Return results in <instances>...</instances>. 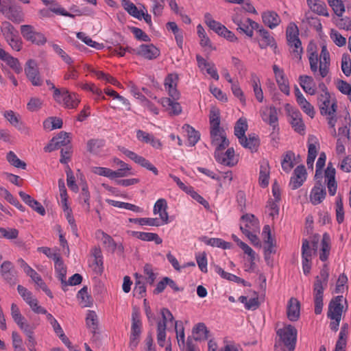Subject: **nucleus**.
Here are the masks:
<instances>
[{
  "instance_id": "f257e3e1",
  "label": "nucleus",
  "mask_w": 351,
  "mask_h": 351,
  "mask_svg": "<svg viewBox=\"0 0 351 351\" xmlns=\"http://www.w3.org/2000/svg\"><path fill=\"white\" fill-rule=\"evenodd\" d=\"M210 136L212 145L215 150H224L229 145L225 130L220 127V111L216 108H212L209 114Z\"/></svg>"
},
{
  "instance_id": "f03ea898",
  "label": "nucleus",
  "mask_w": 351,
  "mask_h": 351,
  "mask_svg": "<svg viewBox=\"0 0 351 351\" xmlns=\"http://www.w3.org/2000/svg\"><path fill=\"white\" fill-rule=\"evenodd\" d=\"M247 129L248 124L246 118L241 117L235 123L234 134L242 147L249 149L252 152H256L258 151L260 140L255 134H249L247 137L245 132Z\"/></svg>"
},
{
  "instance_id": "7ed1b4c3",
  "label": "nucleus",
  "mask_w": 351,
  "mask_h": 351,
  "mask_svg": "<svg viewBox=\"0 0 351 351\" xmlns=\"http://www.w3.org/2000/svg\"><path fill=\"white\" fill-rule=\"evenodd\" d=\"M0 12L14 23H21L24 21L22 8L12 0H0Z\"/></svg>"
},
{
  "instance_id": "20e7f679",
  "label": "nucleus",
  "mask_w": 351,
  "mask_h": 351,
  "mask_svg": "<svg viewBox=\"0 0 351 351\" xmlns=\"http://www.w3.org/2000/svg\"><path fill=\"white\" fill-rule=\"evenodd\" d=\"M297 334L296 328L290 324L278 330L277 335L282 342V350L283 351H294L297 341Z\"/></svg>"
},
{
  "instance_id": "39448f33",
  "label": "nucleus",
  "mask_w": 351,
  "mask_h": 351,
  "mask_svg": "<svg viewBox=\"0 0 351 351\" xmlns=\"http://www.w3.org/2000/svg\"><path fill=\"white\" fill-rule=\"evenodd\" d=\"M287 40L290 47H293L292 53L299 60L302 59L303 48L302 42L299 38V29L294 23L290 24L286 30Z\"/></svg>"
},
{
  "instance_id": "423d86ee",
  "label": "nucleus",
  "mask_w": 351,
  "mask_h": 351,
  "mask_svg": "<svg viewBox=\"0 0 351 351\" xmlns=\"http://www.w3.org/2000/svg\"><path fill=\"white\" fill-rule=\"evenodd\" d=\"M317 251V243L313 242L312 247L309 241L304 239L302 240V265L304 275L310 274L312 265V256Z\"/></svg>"
},
{
  "instance_id": "0eeeda50",
  "label": "nucleus",
  "mask_w": 351,
  "mask_h": 351,
  "mask_svg": "<svg viewBox=\"0 0 351 351\" xmlns=\"http://www.w3.org/2000/svg\"><path fill=\"white\" fill-rule=\"evenodd\" d=\"M141 332L142 322L140 313L134 309L132 313V326L129 342V347L131 350H134L138 345Z\"/></svg>"
},
{
  "instance_id": "6e6552de",
  "label": "nucleus",
  "mask_w": 351,
  "mask_h": 351,
  "mask_svg": "<svg viewBox=\"0 0 351 351\" xmlns=\"http://www.w3.org/2000/svg\"><path fill=\"white\" fill-rule=\"evenodd\" d=\"M286 110L289 117V122L295 132L301 135L305 134V125L302 118L301 112L296 108L290 106L289 104L286 106Z\"/></svg>"
},
{
  "instance_id": "1a4fd4ad",
  "label": "nucleus",
  "mask_w": 351,
  "mask_h": 351,
  "mask_svg": "<svg viewBox=\"0 0 351 351\" xmlns=\"http://www.w3.org/2000/svg\"><path fill=\"white\" fill-rule=\"evenodd\" d=\"M265 234L267 235V239L265 240V261L267 265L273 267V258H271V254H275L276 252V241L271 236L270 227L268 225H265Z\"/></svg>"
},
{
  "instance_id": "9d476101",
  "label": "nucleus",
  "mask_w": 351,
  "mask_h": 351,
  "mask_svg": "<svg viewBox=\"0 0 351 351\" xmlns=\"http://www.w3.org/2000/svg\"><path fill=\"white\" fill-rule=\"evenodd\" d=\"M328 284H324L319 280V277L316 276L313 284V296L315 304V313L319 315L322 311L324 291Z\"/></svg>"
},
{
  "instance_id": "9b49d317",
  "label": "nucleus",
  "mask_w": 351,
  "mask_h": 351,
  "mask_svg": "<svg viewBox=\"0 0 351 351\" xmlns=\"http://www.w3.org/2000/svg\"><path fill=\"white\" fill-rule=\"evenodd\" d=\"M25 73L27 79L34 86H40L43 84V80L40 75L38 64L36 60L29 59L25 66Z\"/></svg>"
},
{
  "instance_id": "f8f14e48",
  "label": "nucleus",
  "mask_w": 351,
  "mask_h": 351,
  "mask_svg": "<svg viewBox=\"0 0 351 351\" xmlns=\"http://www.w3.org/2000/svg\"><path fill=\"white\" fill-rule=\"evenodd\" d=\"M317 104L322 115H333L337 111V103L333 101L330 104V95L328 92H325L318 96Z\"/></svg>"
},
{
  "instance_id": "ddd939ff",
  "label": "nucleus",
  "mask_w": 351,
  "mask_h": 351,
  "mask_svg": "<svg viewBox=\"0 0 351 351\" xmlns=\"http://www.w3.org/2000/svg\"><path fill=\"white\" fill-rule=\"evenodd\" d=\"M0 274L3 280L10 286L17 282V272L13 263L9 261L3 262L0 267Z\"/></svg>"
},
{
  "instance_id": "4468645a",
  "label": "nucleus",
  "mask_w": 351,
  "mask_h": 351,
  "mask_svg": "<svg viewBox=\"0 0 351 351\" xmlns=\"http://www.w3.org/2000/svg\"><path fill=\"white\" fill-rule=\"evenodd\" d=\"M60 95L57 99H54L58 103L63 104V106L69 109H74L77 107L80 100L75 93H70L66 88H62Z\"/></svg>"
},
{
  "instance_id": "2eb2a0df",
  "label": "nucleus",
  "mask_w": 351,
  "mask_h": 351,
  "mask_svg": "<svg viewBox=\"0 0 351 351\" xmlns=\"http://www.w3.org/2000/svg\"><path fill=\"white\" fill-rule=\"evenodd\" d=\"M223 150H215L214 156L215 160L221 165L233 167L237 163V160L234 156V149L233 147L228 148V149L223 152Z\"/></svg>"
},
{
  "instance_id": "dca6fc26",
  "label": "nucleus",
  "mask_w": 351,
  "mask_h": 351,
  "mask_svg": "<svg viewBox=\"0 0 351 351\" xmlns=\"http://www.w3.org/2000/svg\"><path fill=\"white\" fill-rule=\"evenodd\" d=\"M241 221L240 230L244 234L250 232H258V221L254 215H243Z\"/></svg>"
},
{
  "instance_id": "f3484780",
  "label": "nucleus",
  "mask_w": 351,
  "mask_h": 351,
  "mask_svg": "<svg viewBox=\"0 0 351 351\" xmlns=\"http://www.w3.org/2000/svg\"><path fill=\"white\" fill-rule=\"evenodd\" d=\"M346 300L343 295H337L333 298L329 303L327 316L328 318L341 317L343 312V306L342 302Z\"/></svg>"
},
{
  "instance_id": "a211bd4d",
  "label": "nucleus",
  "mask_w": 351,
  "mask_h": 351,
  "mask_svg": "<svg viewBox=\"0 0 351 351\" xmlns=\"http://www.w3.org/2000/svg\"><path fill=\"white\" fill-rule=\"evenodd\" d=\"M134 53L147 60H154L160 56V51L152 44H142L135 49Z\"/></svg>"
},
{
  "instance_id": "6ab92c4d",
  "label": "nucleus",
  "mask_w": 351,
  "mask_h": 351,
  "mask_svg": "<svg viewBox=\"0 0 351 351\" xmlns=\"http://www.w3.org/2000/svg\"><path fill=\"white\" fill-rule=\"evenodd\" d=\"M326 191L324 183L321 180L316 182L310 194V200L313 205L320 204L326 197Z\"/></svg>"
},
{
  "instance_id": "aec40b11",
  "label": "nucleus",
  "mask_w": 351,
  "mask_h": 351,
  "mask_svg": "<svg viewBox=\"0 0 351 351\" xmlns=\"http://www.w3.org/2000/svg\"><path fill=\"white\" fill-rule=\"evenodd\" d=\"M306 179V171L304 165L298 166L293 171L289 185L293 190L300 187Z\"/></svg>"
},
{
  "instance_id": "412c9836",
  "label": "nucleus",
  "mask_w": 351,
  "mask_h": 351,
  "mask_svg": "<svg viewBox=\"0 0 351 351\" xmlns=\"http://www.w3.org/2000/svg\"><path fill=\"white\" fill-rule=\"evenodd\" d=\"M330 65V53L326 45L322 47V51L319 56V74L324 78L329 73Z\"/></svg>"
},
{
  "instance_id": "4be33fe9",
  "label": "nucleus",
  "mask_w": 351,
  "mask_h": 351,
  "mask_svg": "<svg viewBox=\"0 0 351 351\" xmlns=\"http://www.w3.org/2000/svg\"><path fill=\"white\" fill-rule=\"evenodd\" d=\"M52 13L62 15L64 16H68L70 18H74L75 15L67 12L65 9H59L56 8H43L38 10V16L40 19H49L53 16Z\"/></svg>"
},
{
  "instance_id": "5701e85b",
  "label": "nucleus",
  "mask_w": 351,
  "mask_h": 351,
  "mask_svg": "<svg viewBox=\"0 0 351 351\" xmlns=\"http://www.w3.org/2000/svg\"><path fill=\"white\" fill-rule=\"evenodd\" d=\"M300 303L295 298H291L288 302L287 314L291 322L297 321L300 317Z\"/></svg>"
},
{
  "instance_id": "b1692460",
  "label": "nucleus",
  "mask_w": 351,
  "mask_h": 351,
  "mask_svg": "<svg viewBox=\"0 0 351 351\" xmlns=\"http://www.w3.org/2000/svg\"><path fill=\"white\" fill-rule=\"evenodd\" d=\"M19 195L22 200L34 210L43 216L45 215L46 213L45 208L37 200L34 199L29 195L23 191H19Z\"/></svg>"
},
{
  "instance_id": "393cba45",
  "label": "nucleus",
  "mask_w": 351,
  "mask_h": 351,
  "mask_svg": "<svg viewBox=\"0 0 351 351\" xmlns=\"http://www.w3.org/2000/svg\"><path fill=\"white\" fill-rule=\"evenodd\" d=\"M160 102L171 115H178L182 112V107L176 100H172L169 97H162Z\"/></svg>"
},
{
  "instance_id": "a878e982",
  "label": "nucleus",
  "mask_w": 351,
  "mask_h": 351,
  "mask_svg": "<svg viewBox=\"0 0 351 351\" xmlns=\"http://www.w3.org/2000/svg\"><path fill=\"white\" fill-rule=\"evenodd\" d=\"M54 263L56 277L60 280L62 285H66V269L60 255H54Z\"/></svg>"
},
{
  "instance_id": "bb28decb",
  "label": "nucleus",
  "mask_w": 351,
  "mask_h": 351,
  "mask_svg": "<svg viewBox=\"0 0 351 351\" xmlns=\"http://www.w3.org/2000/svg\"><path fill=\"white\" fill-rule=\"evenodd\" d=\"M132 235L143 241H154L156 245L162 243V239L156 233L132 231Z\"/></svg>"
},
{
  "instance_id": "cd10ccee",
  "label": "nucleus",
  "mask_w": 351,
  "mask_h": 351,
  "mask_svg": "<svg viewBox=\"0 0 351 351\" xmlns=\"http://www.w3.org/2000/svg\"><path fill=\"white\" fill-rule=\"evenodd\" d=\"M321 246L319 259L325 262L328 260L330 251V237L327 232H325L322 236Z\"/></svg>"
},
{
  "instance_id": "c85d7f7f",
  "label": "nucleus",
  "mask_w": 351,
  "mask_h": 351,
  "mask_svg": "<svg viewBox=\"0 0 351 351\" xmlns=\"http://www.w3.org/2000/svg\"><path fill=\"white\" fill-rule=\"evenodd\" d=\"M209 332V330L203 322L195 324L192 330V333L195 341L206 340L208 338Z\"/></svg>"
},
{
  "instance_id": "c756f323",
  "label": "nucleus",
  "mask_w": 351,
  "mask_h": 351,
  "mask_svg": "<svg viewBox=\"0 0 351 351\" xmlns=\"http://www.w3.org/2000/svg\"><path fill=\"white\" fill-rule=\"evenodd\" d=\"M307 4L312 12L318 15L328 16L327 6L324 2L319 0H307Z\"/></svg>"
},
{
  "instance_id": "7c9ffc66",
  "label": "nucleus",
  "mask_w": 351,
  "mask_h": 351,
  "mask_svg": "<svg viewBox=\"0 0 351 351\" xmlns=\"http://www.w3.org/2000/svg\"><path fill=\"white\" fill-rule=\"evenodd\" d=\"M136 282L134 288V295L138 298H142L146 293V286L143 280V276L138 273L134 274Z\"/></svg>"
},
{
  "instance_id": "2f4dec72",
  "label": "nucleus",
  "mask_w": 351,
  "mask_h": 351,
  "mask_svg": "<svg viewBox=\"0 0 351 351\" xmlns=\"http://www.w3.org/2000/svg\"><path fill=\"white\" fill-rule=\"evenodd\" d=\"M204 20L206 24L209 27V28L217 33L219 36H221L223 34L226 26L222 25L221 23L213 19L211 15L209 13L205 14Z\"/></svg>"
},
{
  "instance_id": "473e14b6",
  "label": "nucleus",
  "mask_w": 351,
  "mask_h": 351,
  "mask_svg": "<svg viewBox=\"0 0 351 351\" xmlns=\"http://www.w3.org/2000/svg\"><path fill=\"white\" fill-rule=\"evenodd\" d=\"M202 241L206 245L212 247H217L223 250L230 249L232 243L230 242L225 241L224 240L219 238H207L204 237Z\"/></svg>"
},
{
  "instance_id": "72a5a7b5",
  "label": "nucleus",
  "mask_w": 351,
  "mask_h": 351,
  "mask_svg": "<svg viewBox=\"0 0 351 351\" xmlns=\"http://www.w3.org/2000/svg\"><path fill=\"white\" fill-rule=\"evenodd\" d=\"M86 324L92 333L96 334L98 329V317L94 311H88L86 317Z\"/></svg>"
},
{
  "instance_id": "f704fd0d",
  "label": "nucleus",
  "mask_w": 351,
  "mask_h": 351,
  "mask_svg": "<svg viewBox=\"0 0 351 351\" xmlns=\"http://www.w3.org/2000/svg\"><path fill=\"white\" fill-rule=\"evenodd\" d=\"M281 19L279 15L273 11L265 12V25L274 29L280 25Z\"/></svg>"
},
{
  "instance_id": "c9c22d12",
  "label": "nucleus",
  "mask_w": 351,
  "mask_h": 351,
  "mask_svg": "<svg viewBox=\"0 0 351 351\" xmlns=\"http://www.w3.org/2000/svg\"><path fill=\"white\" fill-rule=\"evenodd\" d=\"M295 154L292 151H287L282 156L281 161L282 169L284 171L289 173L294 167L293 159Z\"/></svg>"
},
{
  "instance_id": "e433bc0d",
  "label": "nucleus",
  "mask_w": 351,
  "mask_h": 351,
  "mask_svg": "<svg viewBox=\"0 0 351 351\" xmlns=\"http://www.w3.org/2000/svg\"><path fill=\"white\" fill-rule=\"evenodd\" d=\"M183 129L187 132L188 145L191 147L194 146L200 138L199 132L188 124H185L183 126Z\"/></svg>"
},
{
  "instance_id": "4c0bfd02",
  "label": "nucleus",
  "mask_w": 351,
  "mask_h": 351,
  "mask_svg": "<svg viewBox=\"0 0 351 351\" xmlns=\"http://www.w3.org/2000/svg\"><path fill=\"white\" fill-rule=\"evenodd\" d=\"M122 5L123 6L124 9L133 17L139 20L142 19L143 12L142 10H138L137 7L130 1L123 0Z\"/></svg>"
},
{
  "instance_id": "58836bf2",
  "label": "nucleus",
  "mask_w": 351,
  "mask_h": 351,
  "mask_svg": "<svg viewBox=\"0 0 351 351\" xmlns=\"http://www.w3.org/2000/svg\"><path fill=\"white\" fill-rule=\"evenodd\" d=\"M307 51L309 53L308 60L310 69L313 74L315 75L319 71L318 62L319 61V58H318L317 52L313 51L312 47L308 46Z\"/></svg>"
},
{
  "instance_id": "ea45409f",
  "label": "nucleus",
  "mask_w": 351,
  "mask_h": 351,
  "mask_svg": "<svg viewBox=\"0 0 351 351\" xmlns=\"http://www.w3.org/2000/svg\"><path fill=\"white\" fill-rule=\"evenodd\" d=\"M105 145V141L103 139L93 138L87 142V151L93 154L99 153L101 148Z\"/></svg>"
},
{
  "instance_id": "a19ab883",
  "label": "nucleus",
  "mask_w": 351,
  "mask_h": 351,
  "mask_svg": "<svg viewBox=\"0 0 351 351\" xmlns=\"http://www.w3.org/2000/svg\"><path fill=\"white\" fill-rule=\"evenodd\" d=\"M90 195L88 189V185L86 183H84L82 187V191L80 194V199L81 201L82 207L85 209L86 212L90 211Z\"/></svg>"
},
{
  "instance_id": "79ce46f5",
  "label": "nucleus",
  "mask_w": 351,
  "mask_h": 351,
  "mask_svg": "<svg viewBox=\"0 0 351 351\" xmlns=\"http://www.w3.org/2000/svg\"><path fill=\"white\" fill-rule=\"evenodd\" d=\"M319 143L317 138L312 134L308 137V156L314 158L317 157Z\"/></svg>"
},
{
  "instance_id": "37998d69",
  "label": "nucleus",
  "mask_w": 351,
  "mask_h": 351,
  "mask_svg": "<svg viewBox=\"0 0 351 351\" xmlns=\"http://www.w3.org/2000/svg\"><path fill=\"white\" fill-rule=\"evenodd\" d=\"M238 300L244 304L245 309L254 311L258 308L260 303L257 298H248L247 296L241 295Z\"/></svg>"
},
{
  "instance_id": "c03bdc74",
  "label": "nucleus",
  "mask_w": 351,
  "mask_h": 351,
  "mask_svg": "<svg viewBox=\"0 0 351 351\" xmlns=\"http://www.w3.org/2000/svg\"><path fill=\"white\" fill-rule=\"evenodd\" d=\"M129 221L134 223H138L140 226H160V221L158 218H130Z\"/></svg>"
},
{
  "instance_id": "a18cd8bd",
  "label": "nucleus",
  "mask_w": 351,
  "mask_h": 351,
  "mask_svg": "<svg viewBox=\"0 0 351 351\" xmlns=\"http://www.w3.org/2000/svg\"><path fill=\"white\" fill-rule=\"evenodd\" d=\"M2 32L6 41H8L18 36L17 31L15 30L14 26L9 22H5L3 23Z\"/></svg>"
},
{
  "instance_id": "49530a36",
  "label": "nucleus",
  "mask_w": 351,
  "mask_h": 351,
  "mask_svg": "<svg viewBox=\"0 0 351 351\" xmlns=\"http://www.w3.org/2000/svg\"><path fill=\"white\" fill-rule=\"evenodd\" d=\"M6 159L10 165L16 168H21L22 169H26V163L20 160L12 151H10L7 154Z\"/></svg>"
},
{
  "instance_id": "de8ad7c7",
  "label": "nucleus",
  "mask_w": 351,
  "mask_h": 351,
  "mask_svg": "<svg viewBox=\"0 0 351 351\" xmlns=\"http://www.w3.org/2000/svg\"><path fill=\"white\" fill-rule=\"evenodd\" d=\"M298 105L302 110L308 114L310 117L313 118L315 116V112L313 106L305 99L304 97L300 98L297 101Z\"/></svg>"
},
{
  "instance_id": "09e8293b",
  "label": "nucleus",
  "mask_w": 351,
  "mask_h": 351,
  "mask_svg": "<svg viewBox=\"0 0 351 351\" xmlns=\"http://www.w3.org/2000/svg\"><path fill=\"white\" fill-rule=\"evenodd\" d=\"M52 142H55L58 148L62 146H66L70 143L69 134L65 132H60L57 136L51 139Z\"/></svg>"
},
{
  "instance_id": "8fccbe9b",
  "label": "nucleus",
  "mask_w": 351,
  "mask_h": 351,
  "mask_svg": "<svg viewBox=\"0 0 351 351\" xmlns=\"http://www.w3.org/2000/svg\"><path fill=\"white\" fill-rule=\"evenodd\" d=\"M329 5L338 16H342L345 12V6L341 0H327Z\"/></svg>"
},
{
  "instance_id": "3c124183",
  "label": "nucleus",
  "mask_w": 351,
  "mask_h": 351,
  "mask_svg": "<svg viewBox=\"0 0 351 351\" xmlns=\"http://www.w3.org/2000/svg\"><path fill=\"white\" fill-rule=\"evenodd\" d=\"M252 82L256 98L258 101L261 102L263 99V93L261 86L260 80L255 75H252Z\"/></svg>"
},
{
  "instance_id": "603ef678",
  "label": "nucleus",
  "mask_w": 351,
  "mask_h": 351,
  "mask_svg": "<svg viewBox=\"0 0 351 351\" xmlns=\"http://www.w3.org/2000/svg\"><path fill=\"white\" fill-rule=\"evenodd\" d=\"M341 70L347 77L351 75V58L348 53H343L342 55Z\"/></svg>"
},
{
  "instance_id": "864d4df0",
  "label": "nucleus",
  "mask_w": 351,
  "mask_h": 351,
  "mask_svg": "<svg viewBox=\"0 0 351 351\" xmlns=\"http://www.w3.org/2000/svg\"><path fill=\"white\" fill-rule=\"evenodd\" d=\"M53 51L62 58V60L69 66L73 63V59L57 44H53Z\"/></svg>"
},
{
  "instance_id": "5fc2aeb1",
  "label": "nucleus",
  "mask_w": 351,
  "mask_h": 351,
  "mask_svg": "<svg viewBox=\"0 0 351 351\" xmlns=\"http://www.w3.org/2000/svg\"><path fill=\"white\" fill-rule=\"evenodd\" d=\"M62 120L58 117H51L49 120H46L43 123L45 128H50L51 130L60 129L62 127Z\"/></svg>"
},
{
  "instance_id": "6e6d98bb",
  "label": "nucleus",
  "mask_w": 351,
  "mask_h": 351,
  "mask_svg": "<svg viewBox=\"0 0 351 351\" xmlns=\"http://www.w3.org/2000/svg\"><path fill=\"white\" fill-rule=\"evenodd\" d=\"M162 320L159 321L157 324H163L165 328H167V322H175L174 317L171 312L167 308L161 309Z\"/></svg>"
},
{
  "instance_id": "4d7b16f0",
  "label": "nucleus",
  "mask_w": 351,
  "mask_h": 351,
  "mask_svg": "<svg viewBox=\"0 0 351 351\" xmlns=\"http://www.w3.org/2000/svg\"><path fill=\"white\" fill-rule=\"evenodd\" d=\"M5 62L16 73L19 74L22 72L23 68L17 58L10 56Z\"/></svg>"
},
{
  "instance_id": "13d9d810",
  "label": "nucleus",
  "mask_w": 351,
  "mask_h": 351,
  "mask_svg": "<svg viewBox=\"0 0 351 351\" xmlns=\"http://www.w3.org/2000/svg\"><path fill=\"white\" fill-rule=\"evenodd\" d=\"M143 272L147 276V282L152 285L157 277V274L154 272L152 265L145 264L143 267Z\"/></svg>"
},
{
  "instance_id": "bf43d9fd",
  "label": "nucleus",
  "mask_w": 351,
  "mask_h": 351,
  "mask_svg": "<svg viewBox=\"0 0 351 351\" xmlns=\"http://www.w3.org/2000/svg\"><path fill=\"white\" fill-rule=\"evenodd\" d=\"M42 106L43 101L40 98L32 97L27 104V108L30 112H36L42 108Z\"/></svg>"
},
{
  "instance_id": "052dcab7",
  "label": "nucleus",
  "mask_w": 351,
  "mask_h": 351,
  "mask_svg": "<svg viewBox=\"0 0 351 351\" xmlns=\"http://www.w3.org/2000/svg\"><path fill=\"white\" fill-rule=\"evenodd\" d=\"M81 88L84 90L92 92L93 94L96 95L98 98H101L102 99H106L105 96L102 94V90L97 88L94 84H82Z\"/></svg>"
},
{
  "instance_id": "680f3d73",
  "label": "nucleus",
  "mask_w": 351,
  "mask_h": 351,
  "mask_svg": "<svg viewBox=\"0 0 351 351\" xmlns=\"http://www.w3.org/2000/svg\"><path fill=\"white\" fill-rule=\"evenodd\" d=\"M66 173L67 177V185L69 188L73 191L77 192L78 191V186L75 183V179L73 173L69 167H67V169L66 170Z\"/></svg>"
},
{
  "instance_id": "e2e57ef3",
  "label": "nucleus",
  "mask_w": 351,
  "mask_h": 351,
  "mask_svg": "<svg viewBox=\"0 0 351 351\" xmlns=\"http://www.w3.org/2000/svg\"><path fill=\"white\" fill-rule=\"evenodd\" d=\"M278 112L275 107H270L269 114V124L272 128L278 129Z\"/></svg>"
},
{
  "instance_id": "0e129e2a",
  "label": "nucleus",
  "mask_w": 351,
  "mask_h": 351,
  "mask_svg": "<svg viewBox=\"0 0 351 351\" xmlns=\"http://www.w3.org/2000/svg\"><path fill=\"white\" fill-rule=\"evenodd\" d=\"M136 164L152 171L155 176L158 175V171L157 168L145 158L141 156Z\"/></svg>"
},
{
  "instance_id": "69168bd1",
  "label": "nucleus",
  "mask_w": 351,
  "mask_h": 351,
  "mask_svg": "<svg viewBox=\"0 0 351 351\" xmlns=\"http://www.w3.org/2000/svg\"><path fill=\"white\" fill-rule=\"evenodd\" d=\"M102 242L104 245H106V247L111 250L112 252H114L117 247V243L114 241V239L105 232H102Z\"/></svg>"
},
{
  "instance_id": "338daca9",
  "label": "nucleus",
  "mask_w": 351,
  "mask_h": 351,
  "mask_svg": "<svg viewBox=\"0 0 351 351\" xmlns=\"http://www.w3.org/2000/svg\"><path fill=\"white\" fill-rule=\"evenodd\" d=\"M0 233L3 238L14 239L18 237L19 230L15 228H0Z\"/></svg>"
},
{
  "instance_id": "774afa93",
  "label": "nucleus",
  "mask_w": 351,
  "mask_h": 351,
  "mask_svg": "<svg viewBox=\"0 0 351 351\" xmlns=\"http://www.w3.org/2000/svg\"><path fill=\"white\" fill-rule=\"evenodd\" d=\"M21 32L23 37L27 41L32 38L35 34L34 27L30 25H23L21 26Z\"/></svg>"
}]
</instances>
